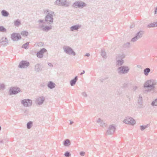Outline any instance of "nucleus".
<instances>
[{
    "instance_id": "f257e3e1",
    "label": "nucleus",
    "mask_w": 157,
    "mask_h": 157,
    "mask_svg": "<svg viewBox=\"0 0 157 157\" xmlns=\"http://www.w3.org/2000/svg\"><path fill=\"white\" fill-rule=\"evenodd\" d=\"M157 85V81L154 79H151L146 81L144 84V87L149 88L145 90L144 93L148 92L151 90H154L155 86Z\"/></svg>"
},
{
    "instance_id": "f03ea898",
    "label": "nucleus",
    "mask_w": 157,
    "mask_h": 157,
    "mask_svg": "<svg viewBox=\"0 0 157 157\" xmlns=\"http://www.w3.org/2000/svg\"><path fill=\"white\" fill-rule=\"evenodd\" d=\"M44 13L46 14L45 21L49 24H52L53 22V16H55L54 12L49 9L44 10Z\"/></svg>"
},
{
    "instance_id": "7ed1b4c3",
    "label": "nucleus",
    "mask_w": 157,
    "mask_h": 157,
    "mask_svg": "<svg viewBox=\"0 0 157 157\" xmlns=\"http://www.w3.org/2000/svg\"><path fill=\"white\" fill-rule=\"evenodd\" d=\"M129 70V67L126 66H123L119 67L117 71L119 75L126 74L128 73Z\"/></svg>"
},
{
    "instance_id": "20e7f679",
    "label": "nucleus",
    "mask_w": 157,
    "mask_h": 157,
    "mask_svg": "<svg viewBox=\"0 0 157 157\" xmlns=\"http://www.w3.org/2000/svg\"><path fill=\"white\" fill-rule=\"evenodd\" d=\"M86 6V4L81 1H75L72 5L73 7L75 8H78L82 9Z\"/></svg>"
},
{
    "instance_id": "39448f33",
    "label": "nucleus",
    "mask_w": 157,
    "mask_h": 157,
    "mask_svg": "<svg viewBox=\"0 0 157 157\" xmlns=\"http://www.w3.org/2000/svg\"><path fill=\"white\" fill-rule=\"evenodd\" d=\"M63 49L64 52L67 54L75 56L76 53L74 51L73 49L68 46H65L63 47Z\"/></svg>"
},
{
    "instance_id": "423d86ee",
    "label": "nucleus",
    "mask_w": 157,
    "mask_h": 157,
    "mask_svg": "<svg viewBox=\"0 0 157 157\" xmlns=\"http://www.w3.org/2000/svg\"><path fill=\"white\" fill-rule=\"evenodd\" d=\"M21 91V90L19 87H11L9 90V93L10 95H16Z\"/></svg>"
},
{
    "instance_id": "0eeeda50",
    "label": "nucleus",
    "mask_w": 157,
    "mask_h": 157,
    "mask_svg": "<svg viewBox=\"0 0 157 157\" xmlns=\"http://www.w3.org/2000/svg\"><path fill=\"white\" fill-rule=\"evenodd\" d=\"M144 33V32L143 31H139L135 34V36L131 39V41L132 42L136 41L138 40L141 38Z\"/></svg>"
},
{
    "instance_id": "6e6552de",
    "label": "nucleus",
    "mask_w": 157,
    "mask_h": 157,
    "mask_svg": "<svg viewBox=\"0 0 157 157\" xmlns=\"http://www.w3.org/2000/svg\"><path fill=\"white\" fill-rule=\"evenodd\" d=\"M21 103L25 107H29L32 106V101L30 99H24L21 101Z\"/></svg>"
},
{
    "instance_id": "1a4fd4ad",
    "label": "nucleus",
    "mask_w": 157,
    "mask_h": 157,
    "mask_svg": "<svg viewBox=\"0 0 157 157\" xmlns=\"http://www.w3.org/2000/svg\"><path fill=\"white\" fill-rule=\"evenodd\" d=\"M116 129L115 125L112 124L109 125L106 131V134L108 135H112L115 132Z\"/></svg>"
},
{
    "instance_id": "9d476101",
    "label": "nucleus",
    "mask_w": 157,
    "mask_h": 157,
    "mask_svg": "<svg viewBox=\"0 0 157 157\" xmlns=\"http://www.w3.org/2000/svg\"><path fill=\"white\" fill-rule=\"evenodd\" d=\"M124 122L126 124L132 125H134L136 123L135 121L132 117H128L124 119Z\"/></svg>"
},
{
    "instance_id": "9b49d317",
    "label": "nucleus",
    "mask_w": 157,
    "mask_h": 157,
    "mask_svg": "<svg viewBox=\"0 0 157 157\" xmlns=\"http://www.w3.org/2000/svg\"><path fill=\"white\" fill-rule=\"evenodd\" d=\"M11 38L13 41H17L21 38L20 34L19 33H13L11 34Z\"/></svg>"
},
{
    "instance_id": "f8f14e48",
    "label": "nucleus",
    "mask_w": 157,
    "mask_h": 157,
    "mask_svg": "<svg viewBox=\"0 0 157 157\" xmlns=\"http://www.w3.org/2000/svg\"><path fill=\"white\" fill-rule=\"evenodd\" d=\"M29 65V63L26 61H21L18 67L21 68H26Z\"/></svg>"
},
{
    "instance_id": "ddd939ff",
    "label": "nucleus",
    "mask_w": 157,
    "mask_h": 157,
    "mask_svg": "<svg viewBox=\"0 0 157 157\" xmlns=\"http://www.w3.org/2000/svg\"><path fill=\"white\" fill-rule=\"evenodd\" d=\"M47 52V50L45 48H42L37 52L36 54L37 57L39 58H42L43 57L44 53Z\"/></svg>"
},
{
    "instance_id": "4468645a",
    "label": "nucleus",
    "mask_w": 157,
    "mask_h": 157,
    "mask_svg": "<svg viewBox=\"0 0 157 157\" xmlns=\"http://www.w3.org/2000/svg\"><path fill=\"white\" fill-rule=\"evenodd\" d=\"M45 100L44 97L43 96H41L37 98L36 100V102L38 105H40L43 104Z\"/></svg>"
},
{
    "instance_id": "2eb2a0df",
    "label": "nucleus",
    "mask_w": 157,
    "mask_h": 157,
    "mask_svg": "<svg viewBox=\"0 0 157 157\" xmlns=\"http://www.w3.org/2000/svg\"><path fill=\"white\" fill-rule=\"evenodd\" d=\"M42 69V65L40 63H37L35 65L34 67V71L36 72H40Z\"/></svg>"
},
{
    "instance_id": "dca6fc26",
    "label": "nucleus",
    "mask_w": 157,
    "mask_h": 157,
    "mask_svg": "<svg viewBox=\"0 0 157 157\" xmlns=\"http://www.w3.org/2000/svg\"><path fill=\"white\" fill-rule=\"evenodd\" d=\"M8 43V40L6 37H2L0 40V44L3 46H6Z\"/></svg>"
},
{
    "instance_id": "f3484780",
    "label": "nucleus",
    "mask_w": 157,
    "mask_h": 157,
    "mask_svg": "<svg viewBox=\"0 0 157 157\" xmlns=\"http://www.w3.org/2000/svg\"><path fill=\"white\" fill-rule=\"evenodd\" d=\"M82 27V25H80L77 24L71 26L70 28V30L71 31H78V30Z\"/></svg>"
},
{
    "instance_id": "a211bd4d",
    "label": "nucleus",
    "mask_w": 157,
    "mask_h": 157,
    "mask_svg": "<svg viewBox=\"0 0 157 157\" xmlns=\"http://www.w3.org/2000/svg\"><path fill=\"white\" fill-rule=\"evenodd\" d=\"M70 3L67 0H61V6L68 7L70 5Z\"/></svg>"
},
{
    "instance_id": "6ab92c4d",
    "label": "nucleus",
    "mask_w": 157,
    "mask_h": 157,
    "mask_svg": "<svg viewBox=\"0 0 157 157\" xmlns=\"http://www.w3.org/2000/svg\"><path fill=\"white\" fill-rule=\"evenodd\" d=\"M97 123H98L100 126L103 127H105L106 124L105 121L101 120V118H99L96 121Z\"/></svg>"
},
{
    "instance_id": "aec40b11",
    "label": "nucleus",
    "mask_w": 157,
    "mask_h": 157,
    "mask_svg": "<svg viewBox=\"0 0 157 157\" xmlns=\"http://www.w3.org/2000/svg\"><path fill=\"white\" fill-rule=\"evenodd\" d=\"M47 85L49 88L52 89L55 87L56 84L53 82L50 81L48 82Z\"/></svg>"
},
{
    "instance_id": "412c9836",
    "label": "nucleus",
    "mask_w": 157,
    "mask_h": 157,
    "mask_svg": "<svg viewBox=\"0 0 157 157\" xmlns=\"http://www.w3.org/2000/svg\"><path fill=\"white\" fill-rule=\"evenodd\" d=\"M124 63V61L123 59H121V60H116V67H120L122 66V65Z\"/></svg>"
},
{
    "instance_id": "4be33fe9",
    "label": "nucleus",
    "mask_w": 157,
    "mask_h": 157,
    "mask_svg": "<svg viewBox=\"0 0 157 157\" xmlns=\"http://www.w3.org/2000/svg\"><path fill=\"white\" fill-rule=\"evenodd\" d=\"M78 79V77L76 76L74 79L71 80L70 81V84L71 86H74Z\"/></svg>"
},
{
    "instance_id": "5701e85b",
    "label": "nucleus",
    "mask_w": 157,
    "mask_h": 157,
    "mask_svg": "<svg viewBox=\"0 0 157 157\" xmlns=\"http://www.w3.org/2000/svg\"><path fill=\"white\" fill-rule=\"evenodd\" d=\"M71 144L70 140L68 139H66L63 142V145L67 147H68Z\"/></svg>"
},
{
    "instance_id": "b1692460",
    "label": "nucleus",
    "mask_w": 157,
    "mask_h": 157,
    "mask_svg": "<svg viewBox=\"0 0 157 157\" xmlns=\"http://www.w3.org/2000/svg\"><path fill=\"white\" fill-rule=\"evenodd\" d=\"M52 29V26L51 25L49 26L45 25L43 29V31L46 32H48Z\"/></svg>"
},
{
    "instance_id": "393cba45",
    "label": "nucleus",
    "mask_w": 157,
    "mask_h": 157,
    "mask_svg": "<svg viewBox=\"0 0 157 157\" xmlns=\"http://www.w3.org/2000/svg\"><path fill=\"white\" fill-rule=\"evenodd\" d=\"M151 71V69L148 67L144 69V72L145 76H147L148 75L149 73Z\"/></svg>"
},
{
    "instance_id": "a878e982",
    "label": "nucleus",
    "mask_w": 157,
    "mask_h": 157,
    "mask_svg": "<svg viewBox=\"0 0 157 157\" xmlns=\"http://www.w3.org/2000/svg\"><path fill=\"white\" fill-rule=\"evenodd\" d=\"M1 12L3 17H7L9 14V12L5 10H2Z\"/></svg>"
},
{
    "instance_id": "bb28decb",
    "label": "nucleus",
    "mask_w": 157,
    "mask_h": 157,
    "mask_svg": "<svg viewBox=\"0 0 157 157\" xmlns=\"http://www.w3.org/2000/svg\"><path fill=\"white\" fill-rule=\"evenodd\" d=\"M101 55L103 58H106L105 52V50H104V49H101Z\"/></svg>"
},
{
    "instance_id": "cd10ccee",
    "label": "nucleus",
    "mask_w": 157,
    "mask_h": 157,
    "mask_svg": "<svg viewBox=\"0 0 157 157\" xmlns=\"http://www.w3.org/2000/svg\"><path fill=\"white\" fill-rule=\"evenodd\" d=\"M149 126V124H147L145 125H141L140 126V129L141 131H143L145 129L147 128Z\"/></svg>"
},
{
    "instance_id": "c85d7f7f",
    "label": "nucleus",
    "mask_w": 157,
    "mask_h": 157,
    "mask_svg": "<svg viewBox=\"0 0 157 157\" xmlns=\"http://www.w3.org/2000/svg\"><path fill=\"white\" fill-rule=\"evenodd\" d=\"M142 97L141 95H139V97L138 100V103L140 105H141L142 103Z\"/></svg>"
},
{
    "instance_id": "c756f323",
    "label": "nucleus",
    "mask_w": 157,
    "mask_h": 157,
    "mask_svg": "<svg viewBox=\"0 0 157 157\" xmlns=\"http://www.w3.org/2000/svg\"><path fill=\"white\" fill-rule=\"evenodd\" d=\"M21 24V21L17 19L14 21V24L15 26H18Z\"/></svg>"
},
{
    "instance_id": "7c9ffc66",
    "label": "nucleus",
    "mask_w": 157,
    "mask_h": 157,
    "mask_svg": "<svg viewBox=\"0 0 157 157\" xmlns=\"http://www.w3.org/2000/svg\"><path fill=\"white\" fill-rule=\"evenodd\" d=\"M33 122L32 121L28 122L27 124V127L28 129H30L32 126Z\"/></svg>"
},
{
    "instance_id": "2f4dec72",
    "label": "nucleus",
    "mask_w": 157,
    "mask_h": 157,
    "mask_svg": "<svg viewBox=\"0 0 157 157\" xmlns=\"http://www.w3.org/2000/svg\"><path fill=\"white\" fill-rule=\"evenodd\" d=\"M6 29L3 26L0 25V32H6Z\"/></svg>"
},
{
    "instance_id": "473e14b6",
    "label": "nucleus",
    "mask_w": 157,
    "mask_h": 157,
    "mask_svg": "<svg viewBox=\"0 0 157 157\" xmlns=\"http://www.w3.org/2000/svg\"><path fill=\"white\" fill-rule=\"evenodd\" d=\"M29 42H27L24 44L22 46V47L25 49H27L28 48V46L29 44Z\"/></svg>"
},
{
    "instance_id": "72a5a7b5",
    "label": "nucleus",
    "mask_w": 157,
    "mask_h": 157,
    "mask_svg": "<svg viewBox=\"0 0 157 157\" xmlns=\"http://www.w3.org/2000/svg\"><path fill=\"white\" fill-rule=\"evenodd\" d=\"M130 43L127 42L125 43L123 46L124 48H128L130 47Z\"/></svg>"
},
{
    "instance_id": "f704fd0d",
    "label": "nucleus",
    "mask_w": 157,
    "mask_h": 157,
    "mask_svg": "<svg viewBox=\"0 0 157 157\" xmlns=\"http://www.w3.org/2000/svg\"><path fill=\"white\" fill-rule=\"evenodd\" d=\"M55 5H57L59 6H61V0H57L54 3Z\"/></svg>"
},
{
    "instance_id": "c9c22d12",
    "label": "nucleus",
    "mask_w": 157,
    "mask_h": 157,
    "mask_svg": "<svg viewBox=\"0 0 157 157\" xmlns=\"http://www.w3.org/2000/svg\"><path fill=\"white\" fill-rule=\"evenodd\" d=\"M151 105L152 106H157V98L152 102Z\"/></svg>"
},
{
    "instance_id": "e433bc0d",
    "label": "nucleus",
    "mask_w": 157,
    "mask_h": 157,
    "mask_svg": "<svg viewBox=\"0 0 157 157\" xmlns=\"http://www.w3.org/2000/svg\"><path fill=\"white\" fill-rule=\"evenodd\" d=\"M147 27L148 28H151V27H155V24L154 22L153 23H151L149 24H148L147 25Z\"/></svg>"
},
{
    "instance_id": "4c0bfd02",
    "label": "nucleus",
    "mask_w": 157,
    "mask_h": 157,
    "mask_svg": "<svg viewBox=\"0 0 157 157\" xmlns=\"http://www.w3.org/2000/svg\"><path fill=\"white\" fill-rule=\"evenodd\" d=\"M21 34L23 36H27L28 35V33L27 31H25L22 32Z\"/></svg>"
},
{
    "instance_id": "58836bf2",
    "label": "nucleus",
    "mask_w": 157,
    "mask_h": 157,
    "mask_svg": "<svg viewBox=\"0 0 157 157\" xmlns=\"http://www.w3.org/2000/svg\"><path fill=\"white\" fill-rule=\"evenodd\" d=\"M64 155L65 157H69L71 156V154L69 152L67 151L64 153Z\"/></svg>"
},
{
    "instance_id": "ea45409f",
    "label": "nucleus",
    "mask_w": 157,
    "mask_h": 157,
    "mask_svg": "<svg viewBox=\"0 0 157 157\" xmlns=\"http://www.w3.org/2000/svg\"><path fill=\"white\" fill-rule=\"evenodd\" d=\"M5 85L4 84H0V90H3L5 88Z\"/></svg>"
},
{
    "instance_id": "a19ab883",
    "label": "nucleus",
    "mask_w": 157,
    "mask_h": 157,
    "mask_svg": "<svg viewBox=\"0 0 157 157\" xmlns=\"http://www.w3.org/2000/svg\"><path fill=\"white\" fill-rule=\"evenodd\" d=\"M121 59H122L121 57V54H118L116 56V60H118V59L121 60Z\"/></svg>"
},
{
    "instance_id": "79ce46f5",
    "label": "nucleus",
    "mask_w": 157,
    "mask_h": 157,
    "mask_svg": "<svg viewBox=\"0 0 157 157\" xmlns=\"http://www.w3.org/2000/svg\"><path fill=\"white\" fill-rule=\"evenodd\" d=\"M47 85L46 83L45 82H43L41 83L40 85V86L41 88H44V87L46 86Z\"/></svg>"
},
{
    "instance_id": "37998d69",
    "label": "nucleus",
    "mask_w": 157,
    "mask_h": 157,
    "mask_svg": "<svg viewBox=\"0 0 157 157\" xmlns=\"http://www.w3.org/2000/svg\"><path fill=\"white\" fill-rule=\"evenodd\" d=\"M44 25L43 24H40L38 26V28L39 29H41L43 31V29L44 27Z\"/></svg>"
},
{
    "instance_id": "c03bdc74",
    "label": "nucleus",
    "mask_w": 157,
    "mask_h": 157,
    "mask_svg": "<svg viewBox=\"0 0 157 157\" xmlns=\"http://www.w3.org/2000/svg\"><path fill=\"white\" fill-rule=\"evenodd\" d=\"M82 94L84 97H86L87 96V94L85 92H82Z\"/></svg>"
},
{
    "instance_id": "a18cd8bd",
    "label": "nucleus",
    "mask_w": 157,
    "mask_h": 157,
    "mask_svg": "<svg viewBox=\"0 0 157 157\" xmlns=\"http://www.w3.org/2000/svg\"><path fill=\"white\" fill-rule=\"evenodd\" d=\"M29 111L27 109H26L24 111V113L25 115H27L29 113Z\"/></svg>"
},
{
    "instance_id": "49530a36",
    "label": "nucleus",
    "mask_w": 157,
    "mask_h": 157,
    "mask_svg": "<svg viewBox=\"0 0 157 157\" xmlns=\"http://www.w3.org/2000/svg\"><path fill=\"white\" fill-rule=\"evenodd\" d=\"M85 154V152L84 151H81L80 152V155L82 156H83Z\"/></svg>"
},
{
    "instance_id": "de8ad7c7",
    "label": "nucleus",
    "mask_w": 157,
    "mask_h": 157,
    "mask_svg": "<svg viewBox=\"0 0 157 157\" xmlns=\"http://www.w3.org/2000/svg\"><path fill=\"white\" fill-rule=\"evenodd\" d=\"M44 21L42 20H39L38 21V22L40 23L43 22Z\"/></svg>"
},
{
    "instance_id": "09e8293b",
    "label": "nucleus",
    "mask_w": 157,
    "mask_h": 157,
    "mask_svg": "<svg viewBox=\"0 0 157 157\" xmlns=\"http://www.w3.org/2000/svg\"><path fill=\"white\" fill-rule=\"evenodd\" d=\"M121 56L122 59H123L125 57V55L124 54H121Z\"/></svg>"
},
{
    "instance_id": "8fccbe9b",
    "label": "nucleus",
    "mask_w": 157,
    "mask_h": 157,
    "mask_svg": "<svg viewBox=\"0 0 157 157\" xmlns=\"http://www.w3.org/2000/svg\"><path fill=\"white\" fill-rule=\"evenodd\" d=\"M48 65L51 67H53V65H52V64L51 63H48Z\"/></svg>"
},
{
    "instance_id": "3c124183",
    "label": "nucleus",
    "mask_w": 157,
    "mask_h": 157,
    "mask_svg": "<svg viewBox=\"0 0 157 157\" xmlns=\"http://www.w3.org/2000/svg\"><path fill=\"white\" fill-rule=\"evenodd\" d=\"M137 67L138 68H142V66L140 65H138L137 66Z\"/></svg>"
},
{
    "instance_id": "603ef678",
    "label": "nucleus",
    "mask_w": 157,
    "mask_h": 157,
    "mask_svg": "<svg viewBox=\"0 0 157 157\" xmlns=\"http://www.w3.org/2000/svg\"><path fill=\"white\" fill-rule=\"evenodd\" d=\"M154 13L155 14H156L157 13V7L155 9Z\"/></svg>"
},
{
    "instance_id": "864d4df0",
    "label": "nucleus",
    "mask_w": 157,
    "mask_h": 157,
    "mask_svg": "<svg viewBox=\"0 0 157 157\" xmlns=\"http://www.w3.org/2000/svg\"><path fill=\"white\" fill-rule=\"evenodd\" d=\"M90 56V54L89 53H87L85 55V56L89 57Z\"/></svg>"
},
{
    "instance_id": "5fc2aeb1",
    "label": "nucleus",
    "mask_w": 157,
    "mask_h": 157,
    "mask_svg": "<svg viewBox=\"0 0 157 157\" xmlns=\"http://www.w3.org/2000/svg\"><path fill=\"white\" fill-rule=\"evenodd\" d=\"M85 73V71H84V70H83V71H82V72H81V73H80V75H82L83 74Z\"/></svg>"
},
{
    "instance_id": "6e6d98bb",
    "label": "nucleus",
    "mask_w": 157,
    "mask_h": 157,
    "mask_svg": "<svg viewBox=\"0 0 157 157\" xmlns=\"http://www.w3.org/2000/svg\"><path fill=\"white\" fill-rule=\"evenodd\" d=\"M137 87L136 86H134L133 87V90H136L137 89Z\"/></svg>"
},
{
    "instance_id": "4d7b16f0",
    "label": "nucleus",
    "mask_w": 157,
    "mask_h": 157,
    "mask_svg": "<svg viewBox=\"0 0 157 157\" xmlns=\"http://www.w3.org/2000/svg\"><path fill=\"white\" fill-rule=\"evenodd\" d=\"M134 26H135L134 25L132 24V25H130V28L131 29L132 28H133L134 27Z\"/></svg>"
},
{
    "instance_id": "13d9d810",
    "label": "nucleus",
    "mask_w": 157,
    "mask_h": 157,
    "mask_svg": "<svg viewBox=\"0 0 157 157\" xmlns=\"http://www.w3.org/2000/svg\"><path fill=\"white\" fill-rule=\"evenodd\" d=\"M121 92H117V93H116L117 94H121Z\"/></svg>"
},
{
    "instance_id": "bf43d9fd",
    "label": "nucleus",
    "mask_w": 157,
    "mask_h": 157,
    "mask_svg": "<svg viewBox=\"0 0 157 157\" xmlns=\"http://www.w3.org/2000/svg\"><path fill=\"white\" fill-rule=\"evenodd\" d=\"M155 24V27H157V21L156 22H154Z\"/></svg>"
},
{
    "instance_id": "052dcab7",
    "label": "nucleus",
    "mask_w": 157,
    "mask_h": 157,
    "mask_svg": "<svg viewBox=\"0 0 157 157\" xmlns=\"http://www.w3.org/2000/svg\"><path fill=\"white\" fill-rule=\"evenodd\" d=\"M74 122L73 121H70V124L71 125H72L73 123Z\"/></svg>"
},
{
    "instance_id": "680f3d73",
    "label": "nucleus",
    "mask_w": 157,
    "mask_h": 157,
    "mask_svg": "<svg viewBox=\"0 0 157 157\" xmlns=\"http://www.w3.org/2000/svg\"><path fill=\"white\" fill-rule=\"evenodd\" d=\"M3 143V140H1L0 141V143Z\"/></svg>"
},
{
    "instance_id": "e2e57ef3",
    "label": "nucleus",
    "mask_w": 157,
    "mask_h": 157,
    "mask_svg": "<svg viewBox=\"0 0 157 157\" xmlns=\"http://www.w3.org/2000/svg\"><path fill=\"white\" fill-rule=\"evenodd\" d=\"M103 80H104V79H102V80L101 79V81H102Z\"/></svg>"
},
{
    "instance_id": "0e129e2a",
    "label": "nucleus",
    "mask_w": 157,
    "mask_h": 157,
    "mask_svg": "<svg viewBox=\"0 0 157 157\" xmlns=\"http://www.w3.org/2000/svg\"><path fill=\"white\" fill-rule=\"evenodd\" d=\"M41 43H42V42H40L39 43V44H41Z\"/></svg>"
}]
</instances>
